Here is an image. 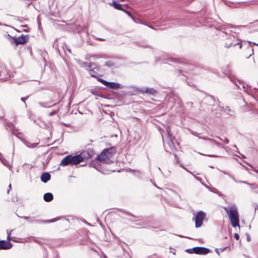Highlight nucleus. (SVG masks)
<instances>
[{
  "label": "nucleus",
  "instance_id": "c85d7f7f",
  "mask_svg": "<svg viewBox=\"0 0 258 258\" xmlns=\"http://www.w3.org/2000/svg\"><path fill=\"white\" fill-rule=\"evenodd\" d=\"M6 37L10 41V42L12 43H13L14 38L15 37H13V36H11L9 34H7L6 35Z\"/></svg>",
  "mask_w": 258,
  "mask_h": 258
},
{
  "label": "nucleus",
  "instance_id": "680f3d73",
  "mask_svg": "<svg viewBox=\"0 0 258 258\" xmlns=\"http://www.w3.org/2000/svg\"><path fill=\"white\" fill-rule=\"evenodd\" d=\"M15 29L16 30V31H18V32H19V30H18L17 29Z\"/></svg>",
  "mask_w": 258,
  "mask_h": 258
},
{
  "label": "nucleus",
  "instance_id": "ea45409f",
  "mask_svg": "<svg viewBox=\"0 0 258 258\" xmlns=\"http://www.w3.org/2000/svg\"><path fill=\"white\" fill-rule=\"evenodd\" d=\"M234 237L236 239L238 240L239 238V236L237 233H234Z\"/></svg>",
  "mask_w": 258,
  "mask_h": 258
},
{
  "label": "nucleus",
  "instance_id": "0eeeda50",
  "mask_svg": "<svg viewBox=\"0 0 258 258\" xmlns=\"http://www.w3.org/2000/svg\"><path fill=\"white\" fill-rule=\"evenodd\" d=\"M94 154V151L92 149H88L82 151L79 154V156H80L82 159L81 161L82 162L90 158Z\"/></svg>",
  "mask_w": 258,
  "mask_h": 258
},
{
  "label": "nucleus",
  "instance_id": "1a4fd4ad",
  "mask_svg": "<svg viewBox=\"0 0 258 258\" xmlns=\"http://www.w3.org/2000/svg\"><path fill=\"white\" fill-rule=\"evenodd\" d=\"M228 78L229 80L233 83L235 86L237 87L238 89H241V86L242 87V88L246 91L245 90V86L243 84L242 82H241L239 80L237 79L236 77L232 75H229L228 76Z\"/></svg>",
  "mask_w": 258,
  "mask_h": 258
},
{
  "label": "nucleus",
  "instance_id": "393cba45",
  "mask_svg": "<svg viewBox=\"0 0 258 258\" xmlns=\"http://www.w3.org/2000/svg\"><path fill=\"white\" fill-rule=\"evenodd\" d=\"M62 49L63 50L64 53H66V50H67L69 53H71L72 51L69 47L67 45L66 43H63L62 45Z\"/></svg>",
  "mask_w": 258,
  "mask_h": 258
},
{
  "label": "nucleus",
  "instance_id": "5fc2aeb1",
  "mask_svg": "<svg viewBox=\"0 0 258 258\" xmlns=\"http://www.w3.org/2000/svg\"><path fill=\"white\" fill-rule=\"evenodd\" d=\"M22 27H27V26L26 25H22Z\"/></svg>",
  "mask_w": 258,
  "mask_h": 258
},
{
  "label": "nucleus",
  "instance_id": "ddd939ff",
  "mask_svg": "<svg viewBox=\"0 0 258 258\" xmlns=\"http://www.w3.org/2000/svg\"><path fill=\"white\" fill-rule=\"evenodd\" d=\"M106 87L112 89H122L124 86L118 83L107 81Z\"/></svg>",
  "mask_w": 258,
  "mask_h": 258
},
{
  "label": "nucleus",
  "instance_id": "aec40b11",
  "mask_svg": "<svg viewBox=\"0 0 258 258\" xmlns=\"http://www.w3.org/2000/svg\"><path fill=\"white\" fill-rule=\"evenodd\" d=\"M238 183H243V184H247V185H248L249 186H250L251 187V189H255L257 187L256 184H254V183H249L247 181H241V180H238Z\"/></svg>",
  "mask_w": 258,
  "mask_h": 258
},
{
  "label": "nucleus",
  "instance_id": "dca6fc26",
  "mask_svg": "<svg viewBox=\"0 0 258 258\" xmlns=\"http://www.w3.org/2000/svg\"><path fill=\"white\" fill-rule=\"evenodd\" d=\"M99 70V67L97 66H94L92 69L91 70V71L89 72V74H90L91 76L93 78H97V74L98 73V72Z\"/></svg>",
  "mask_w": 258,
  "mask_h": 258
},
{
  "label": "nucleus",
  "instance_id": "49530a36",
  "mask_svg": "<svg viewBox=\"0 0 258 258\" xmlns=\"http://www.w3.org/2000/svg\"><path fill=\"white\" fill-rule=\"evenodd\" d=\"M212 142L214 143L216 145H218V146H219L220 145V144L218 142H217L216 141H215V140H214V141H212Z\"/></svg>",
  "mask_w": 258,
  "mask_h": 258
},
{
  "label": "nucleus",
  "instance_id": "de8ad7c7",
  "mask_svg": "<svg viewBox=\"0 0 258 258\" xmlns=\"http://www.w3.org/2000/svg\"><path fill=\"white\" fill-rule=\"evenodd\" d=\"M131 171H133V172L134 173V174H135V175H136V174H137V173H140V172H139V171H135V170H131Z\"/></svg>",
  "mask_w": 258,
  "mask_h": 258
},
{
  "label": "nucleus",
  "instance_id": "e433bc0d",
  "mask_svg": "<svg viewBox=\"0 0 258 258\" xmlns=\"http://www.w3.org/2000/svg\"><path fill=\"white\" fill-rule=\"evenodd\" d=\"M123 11L126 14H127L128 16L131 17L134 20V17L132 16V15H131V14L129 12H128V11H127L126 10H123Z\"/></svg>",
  "mask_w": 258,
  "mask_h": 258
},
{
  "label": "nucleus",
  "instance_id": "9d476101",
  "mask_svg": "<svg viewBox=\"0 0 258 258\" xmlns=\"http://www.w3.org/2000/svg\"><path fill=\"white\" fill-rule=\"evenodd\" d=\"M55 101H56V99L53 97H52L51 98L50 100L47 102H38V104L40 106L44 107V108H51V107H52L53 106L57 105L59 103L60 101H59L57 102L52 104V105H48V104L52 103Z\"/></svg>",
  "mask_w": 258,
  "mask_h": 258
},
{
  "label": "nucleus",
  "instance_id": "8fccbe9b",
  "mask_svg": "<svg viewBox=\"0 0 258 258\" xmlns=\"http://www.w3.org/2000/svg\"><path fill=\"white\" fill-rule=\"evenodd\" d=\"M22 218L25 220H28V219H29V217L27 216H23L22 217Z\"/></svg>",
  "mask_w": 258,
  "mask_h": 258
},
{
  "label": "nucleus",
  "instance_id": "a878e982",
  "mask_svg": "<svg viewBox=\"0 0 258 258\" xmlns=\"http://www.w3.org/2000/svg\"><path fill=\"white\" fill-rule=\"evenodd\" d=\"M114 64H115L113 61L109 60V61H107L105 62L104 66L108 67H112L114 66Z\"/></svg>",
  "mask_w": 258,
  "mask_h": 258
},
{
  "label": "nucleus",
  "instance_id": "72a5a7b5",
  "mask_svg": "<svg viewBox=\"0 0 258 258\" xmlns=\"http://www.w3.org/2000/svg\"><path fill=\"white\" fill-rule=\"evenodd\" d=\"M199 139H203V140H205L210 141H211V142H212V141H214V139H212L209 138H208V137H199Z\"/></svg>",
  "mask_w": 258,
  "mask_h": 258
},
{
  "label": "nucleus",
  "instance_id": "13d9d810",
  "mask_svg": "<svg viewBox=\"0 0 258 258\" xmlns=\"http://www.w3.org/2000/svg\"><path fill=\"white\" fill-rule=\"evenodd\" d=\"M23 31H25V32H27V30H26V29H24Z\"/></svg>",
  "mask_w": 258,
  "mask_h": 258
},
{
  "label": "nucleus",
  "instance_id": "f3484780",
  "mask_svg": "<svg viewBox=\"0 0 258 258\" xmlns=\"http://www.w3.org/2000/svg\"><path fill=\"white\" fill-rule=\"evenodd\" d=\"M22 142L28 148H34L36 147L38 144V143H31L29 141L25 140V139H21Z\"/></svg>",
  "mask_w": 258,
  "mask_h": 258
},
{
  "label": "nucleus",
  "instance_id": "338daca9",
  "mask_svg": "<svg viewBox=\"0 0 258 258\" xmlns=\"http://www.w3.org/2000/svg\"><path fill=\"white\" fill-rule=\"evenodd\" d=\"M105 258H107V257L106 256H104Z\"/></svg>",
  "mask_w": 258,
  "mask_h": 258
},
{
  "label": "nucleus",
  "instance_id": "0e129e2a",
  "mask_svg": "<svg viewBox=\"0 0 258 258\" xmlns=\"http://www.w3.org/2000/svg\"><path fill=\"white\" fill-rule=\"evenodd\" d=\"M3 118V117H0V119H2Z\"/></svg>",
  "mask_w": 258,
  "mask_h": 258
},
{
  "label": "nucleus",
  "instance_id": "f8f14e48",
  "mask_svg": "<svg viewBox=\"0 0 258 258\" xmlns=\"http://www.w3.org/2000/svg\"><path fill=\"white\" fill-rule=\"evenodd\" d=\"M138 91L143 93H147L150 95H155L157 93V91L153 88L142 87L138 89Z\"/></svg>",
  "mask_w": 258,
  "mask_h": 258
},
{
  "label": "nucleus",
  "instance_id": "423d86ee",
  "mask_svg": "<svg viewBox=\"0 0 258 258\" xmlns=\"http://www.w3.org/2000/svg\"><path fill=\"white\" fill-rule=\"evenodd\" d=\"M205 217L206 214L202 211H200L197 213L195 218V226L196 228H199L202 225Z\"/></svg>",
  "mask_w": 258,
  "mask_h": 258
},
{
  "label": "nucleus",
  "instance_id": "a19ab883",
  "mask_svg": "<svg viewBox=\"0 0 258 258\" xmlns=\"http://www.w3.org/2000/svg\"><path fill=\"white\" fill-rule=\"evenodd\" d=\"M194 177L198 181H199L200 182H202V178L199 177H198V176H196V175H194Z\"/></svg>",
  "mask_w": 258,
  "mask_h": 258
},
{
  "label": "nucleus",
  "instance_id": "cd10ccee",
  "mask_svg": "<svg viewBox=\"0 0 258 258\" xmlns=\"http://www.w3.org/2000/svg\"><path fill=\"white\" fill-rule=\"evenodd\" d=\"M78 63L80 64V66L82 68H86V67H87L88 63L87 62H82L80 60L78 61Z\"/></svg>",
  "mask_w": 258,
  "mask_h": 258
},
{
  "label": "nucleus",
  "instance_id": "7c9ffc66",
  "mask_svg": "<svg viewBox=\"0 0 258 258\" xmlns=\"http://www.w3.org/2000/svg\"><path fill=\"white\" fill-rule=\"evenodd\" d=\"M0 160L4 165H5L6 166H8V165L7 164V161L2 157V155L1 154H0Z\"/></svg>",
  "mask_w": 258,
  "mask_h": 258
},
{
  "label": "nucleus",
  "instance_id": "37998d69",
  "mask_svg": "<svg viewBox=\"0 0 258 258\" xmlns=\"http://www.w3.org/2000/svg\"><path fill=\"white\" fill-rule=\"evenodd\" d=\"M12 189L11 184H10L9 185V189L7 190V194H9L10 193V190Z\"/></svg>",
  "mask_w": 258,
  "mask_h": 258
},
{
  "label": "nucleus",
  "instance_id": "4468645a",
  "mask_svg": "<svg viewBox=\"0 0 258 258\" xmlns=\"http://www.w3.org/2000/svg\"><path fill=\"white\" fill-rule=\"evenodd\" d=\"M5 126L8 130L11 131L12 134L17 136V130L16 128L15 125L12 122H7L5 124Z\"/></svg>",
  "mask_w": 258,
  "mask_h": 258
},
{
  "label": "nucleus",
  "instance_id": "20e7f679",
  "mask_svg": "<svg viewBox=\"0 0 258 258\" xmlns=\"http://www.w3.org/2000/svg\"><path fill=\"white\" fill-rule=\"evenodd\" d=\"M185 251L189 253L205 255L208 254L210 251V250L204 247H195L191 248L186 249Z\"/></svg>",
  "mask_w": 258,
  "mask_h": 258
},
{
  "label": "nucleus",
  "instance_id": "f257e3e1",
  "mask_svg": "<svg viewBox=\"0 0 258 258\" xmlns=\"http://www.w3.org/2000/svg\"><path fill=\"white\" fill-rule=\"evenodd\" d=\"M224 209L228 215L232 226L233 227L238 226L239 227V218L236 206L233 205L229 207H225Z\"/></svg>",
  "mask_w": 258,
  "mask_h": 258
},
{
  "label": "nucleus",
  "instance_id": "39448f33",
  "mask_svg": "<svg viewBox=\"0 0 258 258\" xmlns=\"http://www.w3.org/2000/svg\"><path fill=\"white\" fill-rule=\"evenodd\" d=\"M13 230H11L10 232L7 230V240H0V249L7 250L10 249L13 244L10 242V240H14L12 237H11V233Z\"/></svg>",
  "mask_w": 258,
  "mask_h": 258
},
{
  "label": "nucleus",
  "instance_id": "bf43d9fd",
  "mask_svg": "<svg viewBox=\"0 0 258 258\" xmlns=\"http://www.w3.org/2000/svg\"><path fill=\"white\" fill-rule=\"evenodd\" d=\"M256 209H258V206H256V208H255V210Z\"/></svg>",
  "mask_w": 258,
  "mask_h": 258
},
{
  "label": "nucleus",
  "instance_id": "9b49d317",
  "mask_svg": "<svg viewBox=\"0 0 258 258\" xmlns=\"http://www.w3.org/2000/svg\"><path fill=\"white\" fill-rule=\"evenodd\" d=\"M225 4L231 8H240L244 6V4L243 2H233L226 1Z\"/></svg>",
  "mask_w": 258,
  "mask_h": 258
},
{
  "label": "nucleus",
  "instance_id": "412c9836",
  "mask_svg": "<svg viewBox=\"0 0 258 258\" xmlns=\"http://www.w3.org/2000/svg\"><path fill=\"white\" fill-rule=\"evenodd\" d=\"M111 5L116 10L123 11L121 5L117 3L115 1H113L112 2Z\"/></svg>",
  "mask_w": 258,
  "mask_h": 258
},
{
  "label": "nucleus",
  "instance_id": "774afa93",
  "mask_svg": "<svg viewBox=\"0 0 258 258\" xmlns=\"http://www.w3.org/2000/svg\"><path fill=\"white\" fill-rule=\"evenodd\" d=\"M256 45L258 46V44H257Z\"/></svg>",
  "mask_w": 258,
  "mask_h": 258
},
{
  "label": "nucleus",
  "instance_id": "b1692460",
  "mask_svg": "<svg viewBox=\"0 0 258 258\" xmlns=\"http://www.w3.org/2000/svg\"><path fill=\"white\" fill-rule=\"evenodd\" d=\"M96 64L94 62H90L88 63L87 67H86V70L88 71L89 72L91 71L92 68L96 66Z\"/></svg>",
  "mask_w": 258,
  "mask_h": 258
},
{
  "label": "nucleus",
  "instance_id": "c756f323",
  "mask_svg": "<svg viewBox=\"0 0 258 258\" xmlns=\"http://www.w3.org/2000/svg\"><path fill=\"white\" fill-rule=\"evenodd\" d=\"M97 81L100 82V83H101L102 84H103L104 86H106V83H107V81L106 80H104L102 79H101V78H99L97 77V78H96Z\"/></svg>",
  "mask_w": 258,
  "mask_h": 258
},
{
  "label": "nucleus",
  "instance_id": "69168bd1",
  "mask_svg": "<svg viewBox=\"0 0 258 258\" xmlns=\"http://www.w3.org/2000/svg\"><path fill=\"white\" fill-rule=\"evenodd\" d=\"M2 25H3L2 23H0V26Z\"/></svg>",
  "mask_w": 258,
  "mask_h": 258
},
{
  "label": "nucleus",
  "instance_id": "3c124183",
  "mask_svg": "<svg viewBox=\"0 0 258 258\" xmlns=\"http://www.w3.org/2000/svg\"><path fill=\"white\" fill-rule=\"evenodd\" d=\"M208 156L209 157H217V155H208Z\"/></svg>",
  "mask_w": 258,
  "mask_h": 258
},
{
  "label": "nucleus",
  "instance_id": "79ce46f5",
  "mask_svg": "<svg viewBox=\"0 0 258 258\" xmlns=\"http://www.w3.org/2000/svg\"><path fill=\"white\" fill-rule=\"evenodd\" d=\"M246 239L249 242L250 241V237L249 236V235L248 234H246Z\"/></svg>",
  "mask_w": 258,
  "mask_h": 258
},
{
  "label": "nucleus",
  "instance_id": "f03ea898",
  "mask_svg": "<svg viewBox=\"0 0 258 258\" xmlns=\"http://www.w3.org/2000/svg\"><path fill=\"white\" fill-rule=\"evenodd\" d=\"M81 159L79 154L74 156L69 155L63 158L59 165L62 166H66L69 165H77L82 162Z\"/></svg>",
  "mask_w": 258,
  "mask_h": 258
},
{
  "label": "nucleus",
  "instance_id": "6e6d98bb",
  "mask_svg": "<svg viewBox=\"0 0 258 258\" xmlns=\"http://www.w3.org/2000/svg\"><path fill=\"white\" fill-rule=\"evenodd\" d=\"M148 26H149V27H150V28H151L152 29H153V27L152 26L149 25Z\"/></svg>",
  "mask_w": 258,
  "mask_h": 258
},
{
  "label": "nucleus",
  "instance_id": "864d4df0",
  "mask_svg": "<svg viewBox=\"0 0 258 258\" xmlns=\"http://www.w3.org/2000/svg\"><path fill=\"white\" fill-rule=\"evenodd\" d=\"M58 52L59 55H61L60 50L59 48H58Z\"/></svg>",
  "mask_w": 258,
  "mask_h": 258
},
{
  "label": "nucleus",
  "instance_id": "052dcab7",
  "mask_svg": "<svg viewBox=\"0 0 258 258\" xmlns=\"http://www.w3.org/2000/svg\"><path fill=\"white\" fill-rule=\"evenodd\" d=\"M44 61L46 62V60H45V59H44ZM46 63H45V65H46Z\"/></svg>",
  "mask_w": 258,
  "mask_h": 258
},
{
  "label": "nucleus",
  "instance_id": "5701e85b",
  "mask_svg": "<svg viewBox=\"0 0 258 258\" xmlns=\"http://www.w3.org/2000/svg\"><path fill=\"white\" fill-rule=\"evenodd\" d=\"M239 45V48H241L242 47V44L240 42H238L237 43H232L231 42H226L225 43V46L227 47H231V46H235V45Z\"/></svg>",
  "mask_w": 258,
  "mask_h": 258
},
{
  "label": "nucleus",
  "instance_id": "09e8293b",
  "mask_svg": "<svg viewBox=\"0 0 258 258\" xmlns=\"http://www.w3.org/2000/svg\"><path fill=\"white\" fill-rule=\"evenodd\" d=\"M96 39L98 40H100V41H105V39H103V38H96Z\"/></svg>",
  "mask_w": 258,
  "mask_h": 258
},
{
  "label": "nucleus",
  "instance_id": "e2e57ef3",
  "mask_svg": "<svg viewBox=\"0 0 258 258\" xmlns=\"http://www.w3.org/2000/svg\"><path fill=\"white\" fill-rule=\"evenodd\" d=\"M205 186L207 188H208V186L207 185H205Z\"/></svg>",
  "mask_w": 258,
  "mask_h": 258
},
{
  "label": "nucleus",
  "instance_id": "7ed1b4c3",
  "mask_svg": "<svg viewBox=\"0 0 258 258\" xmlns=\"http://www.w3.org/2000/svg\"><path fill=\"white\" fill-rule=\"evenodd\" d=\"M115 152L116 150L113 147L104 149L101 153L97 156L96 160L100 161H105L109 159Z\"/></svg>",
  "mask_w": 258,
  "mask_h": 258
},
{
  "label": "nucleus",
  "instance_id": "4be33fe9",
  "mask_svg": "<svg viewBox=\"0 0 258 258\" xmlns=\"http://www.w3.org/2000/svg\"><path fill=\"white\" fill-rule=\"evenodd\" d=\"M3 74H4V72H0V79L7 81L10 78V75L8 73H7V74L4 76L3 75Z\"/></svg>",
  "mask_w": 258,
  "mask_h": 258
},
{
  "label": "nucleus",
  "instance_id": "4c0bfd02",
  "mask_svg": "<svg viewBox=\"0 0 258 258\" xmlns=\"http://www.w3.org/2000/svg\"><path fill=\"white\" fill-rule=\"evenodd\" d=\"M169 61H175V59L172 58H168L165 63H167Z\"/></svg>",
  "mask_w": 258,
  "mask_h": 258
},
{
  "label": "nucleus",
  "instance_id": "58836bf2",
  "mask_svg": "<svg viewBox=\"0 0 258 258\" xmlns=\"http://www.w3.org/2000/svg\"><path fill=\"white\" fill-rule=\"evenodd\" d=\"M56 113H57V111H56V110L53 111L49 113V115L50 116H52L54 115V114H55Z\"/></svg>",
  "mask_w": 258,
  "mask_h": 258
},
{
  "label": "nucleus",
  "instance_id": "c9c22d12",
  "mask_svg": "<svg viewBox=\"0 0 258 258\" xmlns=\"http://www.w3.org/2000/svg\"><path fill=\"white\" fill-rule=\"evenodd\" d=\"M218 138L220 140L223 141L224 142H225L226 144H228L229 143V140H228V138H224V139H222V138H221L220 137H218Z\"/></svg>",
  "mask_w": 258,
  "mask_h": 258
},
{
  "label": "nucleus",
  "instance_id": "f704fd0d",
  "mask_svg": "<svg viewBox=\"0 0 258 258\" xmlns=\"http://www.w3.org/2000/svg\"><path fill=\"white\" fill-rule=\"evenodd\" d=\"M57 220H58V219L53 218V219H52L51 220L45 221L44 222L45 223H52V222H54L56 221Z\"/></svg>",
  "mask_w": 258,
  "mask_h": 258
},
{
  "label": "nucleus",
  "instance_id": "4d7b16f0",
  "mask_svg": "<svg viewBox=\"0 0 258 258\" xmlns=\"http://www.w3.org/2000/svg\"><path fill=\"white\" fill-rule=\"evenodd\" d=\"M170 144H173V143L171 141V142H170V143H169V146H171Z\"/></svg>",
  "mask_w": 258,
  "mask_h": 258
},
{
  "label": "nucleus",
  "instance_id": "603ef678",
  "mask_svg": "<svg viewBox=\"0 0 258 258\" xmlns=\"http://www.w3.org/2000/svg\"><path fill=\"white\" fill-rule=\"evenodd\" d=\"M188 85L189 86H192V83H189V82L187 83Z\"/></svg>",
  "mask_w": 258,
  "mask_h": 258
},
{
  "label": "nucleus",
  "instance_id": "c03bdc74",
  "mask_svg": "<svg viewBox=\"0 0 258 258\" xmlns=\"http://www.w3.org/2000/svg\"><path fill=\"white\" fill-rule=\"evenodd\" d=\"M28 98V97H22L21 100L24 102L25 104V105H26V103H25V100Z\"/></svg>",
  "mask_w": 258,
  "mask_h": 258
},
{
  "label": "nucleus",
  "instance_id": "2f4dec72",
  "mask_svg": "<svg viewBox=\"0 0 258 258\" xmlns=\"http://www.w3.org/2000/svg\"><path fill=\"white\" fill-rule=\"evenodd\" d=\"M225 111H227L228 114L232 115L233 112L230 109L228 106H226L225 108Z\"/></svg>",
  "mask_w": 258,
  "mask_h": 258
},
{
  "label": "nucleus",
  "instance_id": "6e6552de",
  "mask_svg": "<svg viewBox=\"0 0 258 258\" xmlns=\"http://www.w3.org/2000/svg\"><path fill=\"white\" fill-rule=\"evenodd\" d=\"M28 35H24L22 34L21 36L19 37H15L14 38L13 43H15L16 45H18L19 44H24L28 41Z\"/></svg>",
  "mask_w": 258,
  "mask_h": 258
},
{
  "label": "nucleus",
  "instance_id": "bb28decb",
  "mask_svg": "<svg viewBox=\"0 0 258 258\" xmlns=\"http://www.w3.org/2000/svg\"><path fill=\"white\" fill-rule=\"evenodd\" d=\"M227 248V247H224L220 248H216L215 249V251L218 255H219L220 252H222L224 251Z\"/></svg>",
  "mask_w": 258,
  "mask_h": 258
},
{
  "label": "nucleus",
  "instance_id": "473e14b6",
  "mask_svg": "<svg viewBox=\"0 0 258 258\" xmlns=\"http://www.w3.org/2000/svg\"><path fill=\"white\" fill-rule=\"evenodd\" d=\"M223 173L224 174H226V175H228L230 177H231V178L233 179V180L234 181H235V182H238V181H237L234 177L233 176H232L231 174H230L229 173H228L227 172H226V171H223Z\"/></svg>",
  "mask_w": 258,
  "mask_h": 258
},
{
  "label": "nucleus",
  "instance_id": "a18cd8bd",
  "mask_svg": "<svg viewBox=\"0 0 258 258\" xmlns=\"http://www.w3.org/2000/svg\"><path fill=\"white\" fill-rule=\"evenodd\" d=\"M173 21V22L172 23L174 25H178L177 22H178V20H172Z\"/></svg>",
  "mask_w": 258,
  "mask_h": 258
},
{
  "label": "nucleus",
  "instance_id": "2eb2a0df",
  "mask_svg": "<svg viewBox=\"0 0 258 258\" xmlns=\"http://www.w3.org/2000/svg\"><path fill=\"white\" fill-rule=\"evenodd\" d=\"M40 178L42 182L46 183L50 179L51 175L48 172H44L42 174Z\"/></svg>",
  "mask_w": 258,
  "mask_h": 258
},
{
  "label": "nucleus",
  "instance_id": "6ab92c4d",
  "mask_svg": "<svg viewBox=\"0 0 258 258\" xmlns=\"http://www.w3.org/2000/svg\"><path fill=\"white\" fill-rule=\"evenodd\" d=\"M90 167L95 168L97 170L100 171V165L98 164L97 161H93L89 164Z\"/></svg>",
  "mask_w": 258,
  "mask_h": 258
},
{
  "label": "nucleus",
  "instance_id": "a211bd4d",
  "mask_svg": "<svg viewBox=\"0 0 258 258\" xmlns=\"http://www.w3.org/2000/svg\"><path fill=\"white\" fill-rule=\"evenodd\" d=\"M53 196L51 192H47L43 196V199L46 202H50L53 200Z\"/></svg>",
  "mask_w": 258,
  "mask_h": 258
}]
</instances>
